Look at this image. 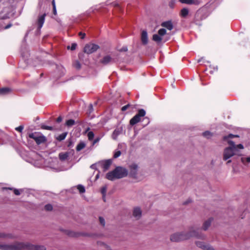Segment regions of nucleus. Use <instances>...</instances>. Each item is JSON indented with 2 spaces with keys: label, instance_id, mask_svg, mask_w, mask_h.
Here are the masks:
<instances>
[{
  "label": "nucleus",
  "instance_id": "1",
  "mask_svg": "<svg viewBox=\"0 0 250 250\" xmlns=\"http://www.w3.org/2000/svg\"><path fill=\"white\" fill-rule=\"evenodd\" d=\"M0 250H45L43 246L33 245L29 243L16 242L13 244H0Z\"/></svg>",
  "mask_w": 250,
  "mask_h": 250
},
{
  "label": "nucleus",
  "instance_id": "2",
  "mask_svg": "<svg viewBox=\"0 0 250 250\" xmlns=\"http://www.w3.org/2000/svg\"><path fill=\"white\" fill-rule=\"evenodd\" d=\"M191 237L204 239L205 236L200 232L199 229L192 228L189 232H177L170 236V240L172 242H178L187 240Z\"/></svg>",
  "mask_w": 250,
  "mask_h": 250
},
{
  "label": "nucleus",
  "instance_id": "3",
  "mask_svg": "<svg viewBox=\"0 0 250 250\" xmlns=\"http://www.w3.org/2000/svg\"><path fill=\"white\" fill-rule=\"evenodd\" d=\"M228 144L230 146L224 149L223 154V159L224 161H227V164L231 162L230 158L233 156H240L241 153L240 150L244 149V146L242 144L236 145L235 143L232 141H228Z\"/></svg>",
  "mask_w": 250,
  "mask_h": 250
},
{
  "label": "nucleus",
  "instance_id": "4",
  "mask_svg": "<svg viewBox=\"0 0 250 250\" xmlns=\"http://www.w3.org/2000/svg\"><path fill=\"white\" fill-rule=\"evenodd\" d=\"M128 171L126 168L121 167H117L113 171L108 172L106 175V178L111 181L116 179H120L127 176Z\"/></svg>",
  "mask_w": 250,
  "mask_h": 250
},
{
  "label": "nucleus",
  "instance_id": "5",
  "mask_svg": "<svg viewBox=\"0 0 250 250\" xmlns=\"http://www.w3.org/2000/svg\"><path fill=\"white\" fill-rule=\"evenodd\" d=\"M146 115V111L143 109H139L138 113L135 115L130 120V124L133 125L137 123H139L141 121L142 117H143Z\"/></svg>",
  "mask_w": 250,
  "mask_h": 250
},
{
  "label": "nucleus",
  "instance_id": "6",
  "mask_svg": "<svg viewBox=\"0 0 250 250\" xmlns=\"http://www.w3.org/2000/svg\"><path fill=\"white\" fill-rule=\"evenodd\" d=\"M29 137L34 139L38 145H40L46 141L45 136L39 135L37 133H32L29 134Z\"/></svg>",
  "mask_w": 250,
  "mask_h": 250
},
{
  "label": "nucleus",
  "instance_id": "7",
  "mask_svg": "<svg viewBox=\"0 0 250 250\" xmlns=\"http://www.w3.org/2000/svg\"><path fill=\"white\" fill-rule=\"evenodd\" d=\"M99 48V45L94 43L86 44L83 49L84 53L91 54L96 51Z\"/></svg>",
  "mask_w": 250,
  "mask_h": 250
},
{
  "label": "nucleus",
  "instance_id": "8",
  "mask_svg": "<svg viewBox=\"0 0 250 250\" xmlns=\"http://www.w3.org/2000/svg\"><path fill=\"white\" fill-rule=\"evenodd\" d=\"M166 30L164 28H161L158 31V34H154L153 35L152 39L157 43H160L162 41V37L166 35Z\"/></svg>",
  "mask_w": 250,
  "mask_h": 250
},
{
  "label": "nucleus",
  "instance_id": "9",
  "mask_svg": "<svg viewBox=\"0 0 250 250\" xmlns=\"http://www.w3.org/2000/svg\"><path fill=\"white\" fill-rule=\"evenodd\" d=\"M129 169L130 176L134 178H136L138 169V165L135 163L131 164L129 166Z\"/></svg>",
  "mask_w": 250,
  "mask_h": 250
},
{
  "label": "nucleus",
  "instance_id": "10",
  "mask_svg": "<svg viewBox=\"0 0 250 250\" xmlns=\"http://www.w3.org/2000/svg\"><path fill=\"white\" fill-rule=\"evenodd\" d=\"M46 16L45 14H43V15H40L38 17V19L37 20V25H38V29L40 30L41 28L42 27L43 24L44 22L45 21V17Z\"/></svg>",
  "mask_w": 250,
  "mask_h": 250
},
{
  "label": "nucleus",
  "instance_id": "11",
  "mask_svg": "<svg viewBox=\"0 0 250 250\" xmlns=\"http://www.w3.org/2000/svg\"><path fill=\"white\" fill-rule=\"evenodd\" d=\"M133 216L136 219H139L142 216V210L139 207H136L133 210Z\"/></svg>",
  "mask_w": 250,
  "mask_h": 250
},
{
  "label": "nucleus",
  "instance_id": "12",
  "mask_svg": "<svg viewBox=\"0 0 250 250\" xmlns=\"http://www.w3.org/2000/svg\"><path fill=\"white\" fill-rule=\"evenodd\" d=\"M114 60L110 56H104L101 61L100 62L104 65H106L110 62H114Z\"/></svg>",
  "mask_w": 250,
  "mask_h": 250
},
{
  "label": "nucleus",
  "instance_id": "13",
  "mask_svg": "<svg viewBox=\"0 0 250 250\" xmlns=\"http://www.w3.org/2000/svg\"><path fill=\"white\" fill-rule=\"evenodd\" d=\"M161 26L167 28L169 30H171L173 28V25L171 21H167L162 23Z\"/></svg>",
  "mask_w": 250,
  "mask_h": 250
},
{
  "label": "nucleus",
  "instance_id": "14",
  "mask_svg": "<svg viewBox=\"0 0 250 250\" xmlns=\"http://www.w3.org/2000/svg\"><path fill=\"white\" fill-rule=\"evenodd\" d=\"M141 41L144 44H146L148 42L147 33L146 31H143L141 34Z\"/></svg>",
  "mask_w": 250,
  "mask_h": 250
},
{
  "label": "nucleus",
  "instance_id": "15",
  "mask_svg": "<svg viewBox=\"0 0 250 250\" xmlns=\"http://www.w3.org/2000/svg\"><path fill=\"white\" fill-rule=\"evenodd\" d=\"M112 163L111 160H107L102 162V167L104 171L107 170Z\"/></svg>",
  "mask_w": 250,
  "mask_h": 250
},
{
  "label": "nucleus",
  "instance_id": "16",
  "mask_svg": "<svg viewBox=\"0 0 250 250\" xmlns=\"http://www.w3.org/2000/svg\"><path fill=\"white\" fill-rule=\"evenodd\" d=\"M182 3L187 4H198L199 1L198 0H179Z\"/></svg>",
  "mask_w": 250,
  "mask_h": 250
},
{
  "label": "nucleus",
  "instance_id": "17",
  "mask_svg": "<svg viewBox=\"0 0 250 250\" xmlns=\"http://www.w3.org/2000/svg\"><path fill=\"white\" fill-rule=\"evenodd\" d=\"M122 133V129L121 128H117L114 130L113 131L112 135V138L114 140H116L118 136L121 134Z\"/></svg>",
  "mask_w": 250,
  "mask_h": 250
},
{
  "label": "nucleus",
  "instance_id": "18",
  "mask_svg": "<svg viewBox=\"0 0 250 250\" xmlns=\"http://www.w3.org/2000/svg\"><path fill=\"white\" fill-rule=\"evenodd\" d=\"M11 89L8 87H3L0 89V95H5L10 93Z\"/></svg>",
  "mask_w": 250,
  "mask_h": 250
},
{
  "label": "nucleus",
  "instance_id": "19",
  "mask_svg": "<svg viewBox=\"0 0 250 250\" xmlns=\"http://www.w3.org/2000/svg\"><path fill=\"white\" fill-rule=\"evenodd\" d=\"M188 9L187 8H184L181 9L180 13V15L181 17L183 18H186L188 15Z\"/></svg>",
  "mask_w": 250,
  "mask_h": 250
},
{
  "label": "nucleus",
  "instance_id": "20",
  "mask_svg": "<svg viewBox=\"0 0 250 250\" xmlns=\"http://www.w3.org/2000/svg\"><path fill=\"white\" fill-rule=\"evenodd\" d=\"M212 220V218H209L204 222L203 226V229L204 230H206L208 229V227L210 226Z\"/></svg>",
  "mask_w": 250,
  "mask_h": 250
},
{
  "label": "nucleus",
  "instance_id": "21",
  "mask_svg": "<svg viewBox=\"0 0 250 250\" xmlns=\"http://www.w3.org/2000/svg\"><path fill=\"white\" fill-rule=\"evenodd\" d=\"M59 158L62 161H64L68 157V152H65V153H60L59 154Z\"/></svg>",
  "mask_w": 250,
  "mask_h": 250
},
{
  "label": "nucleus",
  "instance_id": "22",
  "mask_svg": "<svg viewBox=\"0 0 250 250\" xmlns=\"http://www.w3.org/2000/svg\"><path fill=\"white\" fill-rule=\"evenodd\" d=\"M0 238H13V237L12 235V234H6V233H3V232H0Z\"/></svg>",
  "mask_w": 250,
  "mask_h": 250
},
{
  "label": "nucleus",
  "instance_id": "23",
  "mask_svg": "<svg viewBox=\"0 0 250 250\" xmlns=\"http://www.w3.org/2000/svg\"><path fill=\"white\" fill-rule=\"evenodd\" d=\"M85 146V145L84 143H80L77 146L76 150L77 151H79L84 148Z\"/></svg>",
  "mask_w": 250,
  "mask_h": 250
},
{
  "label": "nucleus",
  "instance_id": "24",
  "mask_svg": "<svg viewBox=\"0 0 250 250\" xmlns=\"http://www.w3.org/2000/svg\"><path fill=\"white\" fill-rule=\"evenodd\" d=\"M66 135H67V133H66V132L63 133L59 135L57 137V139L59 141H62L65 138Z\"/></svg>",
  "mask_w": 250,
  "mask_h": 250
},
{
  "label": "nucleus",
  "instance_id": "25",
  "mask_svg": "<svg viewBox=\"0 0 250 250\" xmlns=\"http://www.w3.org/2000/svg\"><path fill=\"white\" fill-rule=\"evenodd\" d=\"M241 160L242 163L245 165H246L247 163H250V157H247V158L242 157V158H241Z\"/></svg>",
  "mask_w": 250,
  "mask_h": 250
},
{
  "label": "nucleus",
  "instance_id": "26",
  "mask_svg": "<svg viewBox=\"0 0 250 250\" xmlns=\"http://www.w3.org/2000/svg\"><path fill=\"white\" fill-rule=\"evenodd\" d=\"M75 124V121L73 119H70L66 121V125L68 126H71Z\"/></svg>",
  "mask_w": 250,
  "mask_h": 250
},
{
  "label": "nucleus",
  "instance_id": "27",
  "mask_svg": "<svg viewBox=\"0 0 250 250\" xmlns=\"http://www.w3.org/2000/svg\"><path fill=\"white\" fill-rule=\"evenodd\" d=\"M203 135L207 138H210L212 136V134L210 132L207 131L203 133Z\"/></svg>",
  "mask_w": 250,
  "mask_h": 250
},
{
  "label": "nucleus",
  "instance_id": "28",
  "mask_svg": "<svg viewBox=\"0 0 250 250\" xmlns=\"http://www.w3.org/2000/svg\"><path fill=\"white\" fill-rule=\"evenodd\" d=\"M106 191V186L103 187L101 189V193L103 194V199H104V201H105L104 198H105V196Z\"/></svg>",
  "mask_w": 250,
  "mask_h": 250
},
{
  "label": "nucleus",
  "instance_id": "29",
  "mask_svg": "<svg viewBox=\"0 0 250 250\" xmlns=\"http://www.w3.org/2000/svg\"><path fill=\"white\" fill-rule=\"evenodd\" d=\"M77 188L79 190V192L80 193H84L85 192V188L84 187L81 185H79L78 186H77Z\"/></svg>",
  "mask_w": 250,
  "mask_h": 250
},
{
  "label": "nucleus",
  "instance_id": "30",
  "mask_svg": "<svg viewBox=\"0 0 250 250\" xmlns=\"http://www.w3.org/2000/svg\"><path fill=\"white\" fill-rule=\"evenodd\" d=\"M87 137L89 140H92L94 137V134L92 131H89L87 133Z\"/></svg>",
  "mask_w": 250,
  "mask_h": 250
},
{
  "label": "nucleus",
  "instance_id": "31",
  "mask_svg": "<svg viewBox=\"0 0 250 250\" xmlns=\"http://www.w3.org/2000/svg\"><path fill=\"white\" fill-rule=\"evenodd\" d=\"M41 128L43 129L49 130H53V127L50 126L45 125H42Z\"/></svg>",
  "mask_w": 250,
  "mask_h": 250
},
{
  "label": "nucleus",
  "instance_id": "32",
  "mask_svg": "<svg viewBox=\"0 0 250 250\" xmlns=\"http://www.w3.org/2000/svg\"><path fill=\"white\" fill-rule=\"evenodd\" d=\"M99 244L100 245H103L106 250H111L110 247L107 244H104V243L99 242Z\"/></svg>",
  "mask_w": 250,
  "mask_h": 250
},
{
  "label": "nucleus",
  "instance_id": "33",
  "mask_svg": "<svg viewBox=\"0 0 250 250\" xmlns=\"http://www.w3.org/2000/svg\"><path fill=\"white\" fill-rule=\"evenodd\" d=\"M121 151H120V150L116 151V152H115V153L114 154L113 157L114 158H117L119 157L121 155Z\"/></svg>",
  "mask_w": 250,
  "mask_h": 250
},
{
  "label": "nucleus",
  "instance_id": "34",
  "mask_svg": "<svg viewBox=\"0 0 250 250\" xmlns=\"http://www.w3.org/2000/svg\"><path fill=\"white\" fill-rule=\"evenodd\" d=\"M234 137H238L237 135H234L231 134H229L228 136H226L224 137V140H226L229 138H232Z\"/></svg>",
  "mask_w": 250,
  "mask_h": 250
},
{
  "label": "nucleus",
  "instance_id": "35",
  "mask_svg": "<svg viewBox=\"0 0 250 250\" xmlns=\"http://www.w3.org/2000/svg\"><path fill=\"white\" fill-rule=\"evenodd\" d=\"M44 208L46 210H51L53 209V207L51 205L48 204L45 206Z\"/></svg>",
  "mask_w": 250,
  "mask_h": 250
},
{
  "label": "nucleus",
  "instance_id": "36",
  "mask_svg": "<svg viewBox=\"0 0 250 250\" xmlns=\"http://www.w3.org/2000/svg\"><path fill=\"white\" fill-rule=\"evenodd\" d=\"M74 66L77 69H80L81 68V64L78 61L75 62Z\"/></svg>",
  "mask_w": 250,
  "mask_h": 250
},
{
  "label": "nucleus",
  "instance_id": "37",
  "mask_svg": "<svg viewBox=\"0 0 250 250\" xmlns=\"http://www.w3.org/2000/svg\"><path fill=\"white\" fill-rule=\"evenodd\" d=\"M99 221H100L101 224L103 226H104V225H105V221H104V219L103 217H99Z\"/></svg>",
  "mask_w": 250,
  "mask_h": 250
},
{
  "label": "nucleus",
  "instance_id": "38",
  "mask_svg": "<svg viewBox=\"0 0 250 250\" xmlns=\"http://www.w3.org/2000/svg\"><path fill=\"white\" fill-rule=\"evenodd\" d=\"M130 106V104H128L127 105H125L122 107V111H125Z\"/></svg>",
  "mask_w": 250,
  "mask_h": 250
},
{
  "label": "nucleus",
  "instance_id": "39",
  "mask_svg": "<svg viewBox=\"0 0 250 250\" xmlns=\"http://www.w3.org/2000/svg\"><path fill=\"white\" fill-rule=\"evenodd\" d=\"M23 126H22V125H20L17 127L16 128V130L18 131H19L20 132H21L22 131V130H23Z\"/></svg>",
  "mask_w": 250,
  "mask_h": 250
},
{
  "label": "nucleus",
  "instance_id": "40",
  "mask_svg": "<svg viewBox=\"0 0 250 250\" xmlns=\"http://www.w3.org/2000/svg\"><path fill=\"white\" fill-rule=\"evenodd\" d=\"M76 46H77V44L75 43H73L71 44V47H70V49L71 50H74L76 48Z\"/></svg>",
  "mask_w": 250,
  "mask_h": 250
},
{
  "label": "nucleus",
  "instance_id": "41",
  "mask_svg": "<svg viewBox=\"0 0 250 250\" xmlns=\"http://www.w3.org/2000/svg\"><path fill=\"white\" fill-rule=\"evenodd\" d=\"M88 108L89 113H91L93 111V105L91 104L89 105Z\"/></svg>",
  "mask_w": 250,
  "mask_h": 250
},
{
  "label": "nucleus",
  "instance_id": "42",
  "mask_svg": "<svg viewBox=\"0 0 250 250\" xmlns=\"http://www.w3.org/2000/svg\"><path fill=\"white\" fill-rule=\"evenodd\" d=\"M79 35L81 36V38L83 39L85 36V34L83 32H79Z\"/></svg>",
  "mask_w": 250,
  "mask_h": 250
},
{
  "label": "nucleus",
  "instance_id": "43",
  "mask_svg": "<svg viewBox=\"0 0 250 250\" xmlns=\"http://www.w3.org/2000/svg\"><path fill=\"white\" fill-rule=\"evenodd\" d=\"M127 50V48L126 46L123 47L122 48L120 49L119 51L120 52H125Z\"/></svg>",
  "mask_w": 250,
  "mask_h": 250
},
{
  "label": "nucleus",
  "instance_id": "44",
  "mask_svg": "<svg viewBox=\"0 0 250 250\" xmlns=\"http://www.w3.org/2000/svg\"><path fill=\"white\" fill-rule=\"evenodd\" d=\"M14 192L15 194L16 195H19L20 194V190L17 189H15L14 190Z\"/></svg>",
  "mask_w": 250,
  "mask_h": 250
},
{
  "label": "nucleus",
  "instance_id": "45",
  "mask_svg": "<svg viewBox=\"0 0 250 250\" xmlns=\"http://www.w3.org/2000/svg\"><path fill=\"white\" fill-rule=\"evenodd\" d=\"M53 14L56 15L57 14L56 7H53Z\"/></svg>",
  "mask_w": 250,
  "mask_h": 250
},
{
  "label": "nucleus",
  "instance_id": "46",
  "mask_svg": "<svg viewBox=\"0 0 250 250\" xmlns=\"http://www.w3.org/2000/svg\"><path fill=\"white\" fill-rule=\"evenodd\" d=\"M11 26H12V24H11V23L8 24V25H7L5 27L4 29H8V28H10V27H11Z\"/></svg>",
  "mask_w": 250,
  "mask_h": 250
},
{
  "label": "nucleus",
  "instance_id": "47",
  "mask_svg": "<svg viewBox=\"0 0 250 250\" xmlns=\"http://www.w3.org/2000/svg\"><path fill=\"white\" fill-rule=\"evenodd\" d=\"M62 121V118L61 117H59L57 119V122H61Z\"/></svg>",
  "mask_w": 250,
  "mask_h": 250
},
{
  "label": "nucleus",
  "instance_id": "48",
  "mask_svg": "<svg viewBox=\"0 0 250 250\" xmlns=\"http://www.w3.org/2000/svg\"><path fill=\"white\" fill-rule=\"evenodd\" d=\"M52 5H53V7H56V5H55V0H52Z\"/></svg>",
  "mask_w": 250,
  "mask_h": 250
},
{
  "label": "nucleus",
  "instance_id": "49",
  "mask_svg": "<svg viewBox=\"0 0 250 250\" xmlns=\"http://www.w3.org/2000/svg\"><path fill=\"white\" fill-rule=\"evenodd\" d=\"M99 141V139H97L96 140H94V142H93V144L96 143L97 142H98Z\"/></svg>",
  "mask_w": 250,
  "mask_h": 250
},
{
  "label": "nucleus",
  "instance_id": "50",
  "mask_svg": "<svg viewBox=\"0 0 250 250\" xmlns=\"http://www.w3.org/2000/svg\"><path fill=\"white\" fill-rule=\"evenodd\" d=\"M90 167L92 168H95V165H92Z\"/></svg>",
  "mask_w": 250,
  "mask_h": 250
},
{
  "label": "nucleus",
  "instance_id": "51",
  "mask_svg": "<svg viewBox=\"0 0 250 250\" xmlns=\"http://www.w3.org/2000/svg\"><path fill=\"white\" fill-rule=\"evenodd\" d=\"M98 177H99V175H98V174H97V175H96V179H97V178H98Z\"/></svg>",
  "mask_w": 250,
  "mask_h": 250
}]
</instances>
